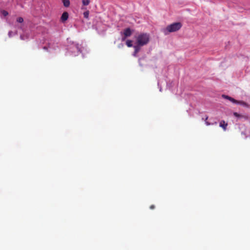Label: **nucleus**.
Masks as SVG:
<instances>
[{
    "instance_id": "1",
    "label": "nucleus",
    "mask_w": 250,
    "mask_h": 250,
    "mask_svg": "<svg viewBox=\"0 0 250 250\" xmlns=\"http://www.w3.org/2000/svg\"><path fill=\"white\" fill-rule=\"evenodd\" d=\"M182 26V24L181 22H174L168 25L165 28L163 29L162 31L165 35H167L170 33L178 31L181 28Z\"/></svg>"
},
{
    "instance_id": "2",
    "label": "nucleus",
    "mask_w": 250,
    "mask_h": 250,
    "mask_svg": "<svg viewBox=\"0 0 250 250\" xmlns=\"http://www.w3.org/2000/svg\"><path fill=\"white\" fill-rule=\"evenodd\" d=\"M150 37L147 33H141L136 37V42L138 46H143L149 42Z\"/></svg>"
},
{
    "instance_id": "3",
    "label": "nucleus",
    "mask_w": 250,
    "mask_h": 250,
    "mask_svg": "<svg viewBox=\"0 0 250 250\" xmlns=\"http://www.w3.org/2000/svg\"><path fill=\"white\" fill-rule=\"evenodd\" d=\"M124 36L122 37V41H125L126 38L130 37L132 34V31L129 28L125 29L123 32Z\"/></svg>"
},
{
    "instance_id": "4",
    "label": "nucleus",
    "mask_w": 250,
    "mask_h": 250,
    "mask_svg": "<svg viewBox=\"0 0 250 250\" xmlns=\"http://www.w3.org/2000/svg\"><path fill=\"white\" fill-rule=\"evenodd\" d=\"M68 18V13L67 12H64L62 13L61 20L62 22L65 21Z\"/></svg>"
},
{
    "instance_id": "5",
    "label": "nucleus",
    "mask_w": 250,
    "mask_h": 250,
    "mask_svg": "<svg viewBox=\"0 0 250 250\" xmlns=\"http://www.w3.org/2000/svg\"><path fill=\"white\" fill-rule=\"evenodd\" d=\"M219 126L220 127L223 128L224 131H226L228 126V124L226 123L225 121L222 120L219 123Z\"/></svg>"
},
{
    "instance_id": "6",
    "label": "nucleus",
    "mask_w": 250,
    "mask_h": 250,
    "mask_svg": "<svg viewBox=\"0 0 250 250\" xmlns=\"http://www.w3.org/2000/svg\"><path fill=\"white\" fill-rule=\"evenodd\" d=\"M222 97L224 98V99L229 100L233 103H235V102H236V100H235L234 99L226 95H223Z\"/></svg>"
},
{
    "instance_id": "7",
    "label": "nucleus",
    "mask_w": 250,
    "mask_h": 250,
    "mask_svg": "<svg viewBox=\"0 0 250 250\" xmlns=\"http://www.w3.org/2000/svg\"><path fill=\"white\" fill-rule=\"evenodd\" d=\"M140 46H138V44H137V45L134 46V48L135 50H134V53H133V55L134 56H136V54L140 51Z\"/></svg>"
},
{
    "instance_id": "8",
    "label": "nucleus",
    "mask_w": 250,
    "mask_h": 250,
    "mask_svg": "<svg viewBox=\"0 0 250 250\" xmlns=\"http://www.w3.org/2000/svg\"><path fill=\"white\" fill-rule=\"evenodd\" d=\"M63 4L64 7H68L70 5V1L69 0H62Z\"/></svg>"
},
{
    "instance_id": "9",
    "label": "nucleus",
    "mask_w": 250,
    "mask_h": 250,
    "mask_svg": "<svg viewBox=\"0 0 250 250\" xmlns=\"http://www.w3.org/2000/svg\"><path fill=\"white\" fill-rule=\"evenodd\" d=\"M126 45L128 47H131L133 46L132 45V41L131 40H128L126 41Z\"/></svg>"
},
{
    "instance_id": "10",
    "label": "nucleus",
    "mask_w": 250,
    "mask_h": 250,
    "mask_svg": "<svg viewBox=\"0 0 250 250\" xmlns=\"http://www.w3.org/2000/svg\"><path fill=\"white\" fill-rule=\"evenodd\" d=\"M234 104H241V105H243L244 106H247V104L246 103H245V102H243V101H237V100H236V102H235Z\"/></svg>"
},
{
    "instance_id": "11",
    "label": "nucleus",
    "mask_w": 250,
    "mask_h": 250,
    "mask_svg": "<svg viewBox=\"0 0 250 250\" xmlns=\"http://www.w3.org/2000/svg\"><path fill=\"white\" fill-rule=\"evenodd\" d=\"M82 2L83 5H88L90 3V0H83Z\"/></svg>"
},
{
    "instance_id": "12",
    "label": "nucleus",
    "mask_w": 250,
    "mask_h": 250,
    "mask_svg": "<svg viewBox=\"0 0 250 250\" xmlns=\"http://www.w3.org/2000/svg\"><path fill=\"white\" fill-rule=\"evenodd\" d=\"M17 21L19 23H22L23 22V19L22 17H18L17 19Z\"/></svg>"
},
{
    "instance_id": "13",
    "label": "nucleus",
    "mask_w": 250,
    "mask_h": 250,
    "mask_svg": "<svg viewBox=\"0 0 250 250\" xmlns=\"http://www.w3.org/2000/svg\"><path fill=\"white\" fill-rule=\"evenodd\" d=\"M75 47L77 50L78 52H81V47L80 45L78 44H77L75 45Z\"/></svg>"
},
{
    "instance_id": "14",
    "label": "nucleus",
    "mask_w": 250,
    "mask_h": 250,
    "mask_svg": "<svg viewBox=\"0 0 250 250\" xmlns=\"http://www.w3.org/2000/svg\"><path fill=\"white\" fill-rule=\"evenodd\" d=\"M1 13L4 16H6L8 15V12L5 10H2Z\"/></svg>"
},
{
    "instance_id": "15",
    "label": "nucleus",
    "mask_w": 250,
    "mask_h": 250,
    "mask_svg": "<svg viewBox=\"0 0 250 250\" xmlns=\"http://www.w3.org/2000/svg\"><path fill=\"white\" fill-rule=\"evenodd\" d=\"M83 15H84V17L85 18H87L88 17L89 12L86 11V12H84Z\"/></svg>"
},
{
    "instance_id": "16",
    "label": "nucleus",
    "mask_w": 250,
    "mask_h": 250,
    "mask_svg": "<svg viewBox=\"0 0 250 250\" xmlns=\"http://www.w3.org/2000/svg\"><path fill=\"white\" fill-rule=\"evenodd\" d=\"M208 116H207V117H206V118H205V122H206V124L207 125H210V123H209V122H207V120H208Z\"/></svg>"
},
{
    "instance_id": "17",
    "label": "nucleus",
    "mask_w": 250,
    "mask_h": 250,
    "mask_svg": "<svg viewBox=\"0 0 250 250\" xmlns=\"http://www.w3.org/2000/svg\"><path fill=\"white\" fill-rule=\"evenodd\" d=\"M233 115L235 116V117H238L240 116L239 114L238 113H237V112H234L233 113Z\"/></svg>"
},
{
    "instance_id": "18",
    "label": "nucleus",
    "mask_w": 250,
    "mask_h": 250,
    "mask_svg": "<svg viewBox=\"0 0 250 250\" xmlns=\"http://www.w3.org/2000/svg\"><path fill=\"white\" fill-rule=\"evenodd\" d=\"M12 31H10L8 32V36L10 38L12 37Z\"/></svg>"
},
{
    "instance_id": "19",
    "label": "nucleus",
    "mask_w": 250,
    "mask_h": 250,
    "mask_svg": "<svg viewBox=\"0 0 250 250\" xmlns=\"http://www.w3.org/2000/svg\"><path fill=\"white\" fill-rule=\"evenodd\" d=\"M155 208V206H154V205H151V206H150V209H154V208Z\"/></svg>"
},
{
    "instance_id": "20",
    "label": "nucleus",
    "mask_w": 250,
    "mask_h": 250,
    "mask_svg": "<svg viewBox=\"0 0 250 250\" xmlns=\"http://www.w3.org/2000/svg\"><path fill=\"white\" fill-rule=\"evenodd\" d=\"M43 48H44V49H47L46 47H43Z\"/></svg>"
}]
</instances>
